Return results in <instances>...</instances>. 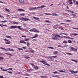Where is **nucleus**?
I'll return each mask as SVG.
<instances>
[{
  "mask_svg": "<svg viewBox=\"0 0 78 78\" xmlns=\"http://www.w3.org/2000/svg\"><path fill=\"white\" fill-rule=\"evenodd\" d=\"M56 36L58 37H60L59 35L56 34L54 36V37H52V39H54V40H57V39H58V37H56Z\"/></svg>",
  "mask_w": 78,
  "mask_h": 78,
  "instance_id": "obj_3",
  "label": "nucleus"
},
{
  "mask_svg": "<svg viewBox=\"0 0 78 78\" xmlns=\"http://www.w3.org/2000/svg\"><path fill=\"white\" fill-rule=\"evenodd\" d=\"M29 39L28 38H26L25 40V41H29Z\"/></svg>",
  "mask_w": 78,
  "mask_h": 78,
  "instance_id": "obj_35",
  "label": "nucleus"
},
{
  "mask_svg": "<svg viewBox=\"0 0 78 78\" xmlns=\"http://www.w3.org/2000/svg\"><path fill=\"white\" fill-rule=\"evenodd\" d=\"M18 11H25V10L23 9H18Z\"/></svg>",
  "mask_w": 78,
  "mask_h": 78,
  "instance_id": "obj_14",
  "label": "nucleus"
},
{
  "mask_svg": "<svg viewBox=\"0 0 78 78\" xmlns=\"http://www.w3.org/2000/svg\"><path fill=\"white\" fill-rule=\"evenodd\" d=\"M21 28V26H16V28Z\"/></svg>",
  "mask_w": 78,
  "mask_h": 78,
  "instance_id": "obj_37",
  "label": "nucleus"
},
{
  "mask_svg": "<svg viewBox=\"0 0 78 78\" xmlns=\"http://www.w3.org/2000/svg\"><path fill=\"white\" fill-rule=\"evenodd\" d=\"M34 68H35V69H38V67L37 66H34Z\"/></svg>",
  "mask_w": 78,
  "mask_h": 78,
  "instance_id": "obj_22",
  "label": "nucleus"
},
{
  "mask_svg": "<svg viewBox=\"0 0 78 78\" xmlns=\"http://www.w3.org/2000/svg\"><path fill=\"white\" fill-rule=\"evenodd\" d=\"M19 2L20 3H23L24 2V1L23 0H19Z\"/></svg>",
  "mask_w": 78,
  "mask_h": 78,
  "instance_id": "obj_11",
  "label": "nucleus"
},
{
  "mask_svg": "<svg viewBox=\"0 0 78 78\" xmlns=\"http://www.w3.org/2000/svg\"><path fill=\"white\" fill-rule=\"evenodd\" d=\"M66 22H72V21L69 20H67L66 21Z\"/></svg>",
  "mask_w": 78,
  "mask_h": 78,
  "instance_id": "obj_28",
  "label": "nucleus"
},
{
  "mask_svg": "<svg viewBox=\"0 0 78 78\" xmlns=\"http://www.w3.org/2000/svg\"><path fill=\"white\" fill-rule=\"evenodd\" d=\"M29 10L31 11V10H33V8H29Z\"/></svg>",
  "mask_w": 78,
  "mask_h": 78,
  "instance_id": "obj_39",
  "label": "nucleus"
},
{
  "mask_svg": "<svg viewBox=\"0 0 78 78\" xmlns=\"http://www.w3.org/2000/svg\"><path fill=\"white\" fill-rule=\"evenodd\" d=\"M23 17H22L20 19V20H21L23 21Z\"/></svg>",
  "mask_w": 78,
  "mask_h": 78,
  "instance_id": "obj_46",
  "label": "nucleus"
},
{
  "mask_svg": "<svg viewBox=\"0 0 78 78\" xmlns=\"http://www.w3.org/2000/svg\"><path fill=\"white\" fill-rule=\"evenodd\" d=\"M22 48H23V49H27V48H26L25 47H22Z\"/></svg>",
  "mask_w": 78,
  "mask_h": 78,
  "instance_id": "obj_54",
  "label": "nucleus"
},
{
  "mask_svg": "<svg viewBox=\"0 0 78 78\" xmlns=\"http://www.w3.org/2000/svg\"><path fill=\"white\" fill-rule=\"evenodd\" d=\"M37 8L36 7H34V8H33V9H36Z\"/></svg>",
  "mask_w": 78,
  "mask_h": 78,
  "instance_id": "obj_61",
  "label": "nucleus"
},
{
  "mask_svg": "<svg viewBox=\"0 0 78 78\" xmlns=\"http://www.w3.org/2000/svg\"><path fill=\"white\" fill-rule=\"evenodd\" d=\"M36 31H37V30L36 29L34 28L33 29V31H34V32H36Z\"/></svg>",
  "mask_w": 78,
  "mask_h": 78,
  "instance_id": "obj_15",
  "label": "nucleus"
},
{
  "mask_svg": "<svg viewBox=\"0 0 78 78\" xmlns=\"http://www.w3.org/2000/svg\"><path fill=\"white\" fill-rule=\"evenodd\" d=\"M6 37H7V38H9L10 39H12V38L11 37V36H6Z\"/></svg>",
  "mask_w": 78,
  "mask_h": 78,
  "instance_id": "obj_17",
  "label": "nucleus"
},
{
  "mask_svg": "<svg viewBox=\"0 0 78 78\" xmlns=\"http://www.w3.org/2000/svg\"><path fill=\"white\" fill-rule=\"evenodd\" d=\"M68 42L69 43V44H71V43H72V41H71V40H68Z\"/></svg>",
  "mask_w": 78,
  "mask_h": 78,
  "instance_id": "obj_25",
  "label": "nucleus"
},
{
  "mask_svg": "<svg viewBox=\"0 0 78 78\" xmlns=\"http://www.w3.org/2000/svg\"><path fill=\"white\" fill-rule=\"evenodd\" d=\"M63 43H64V44H67V41H63Z\"/></svg>",
  "mask_w": 78,
  "mask_h": 78,
  "instance_id": "obj_24",
  "label": "nucleus"
},
{
  "mask_svg": "<svg viewBox=\"0 0 78 78\" xmlns=\"http://www.w3.org/2000/svg\"><path fill=\"white\" fill-rule=\"evenodd\" d=\"M61 24H63V25H66V23H61Z\"/></svg>",
  "mask_w": 78,
  "mask_h": 78,
  "instance_id": "obj_56",
  "label": "nucleus"
},
{
  "mask_svg": "<svg viewBox=\"0 0 78 78\" xmlns=\"http://www.w3.org/2000/svg\"><path fill=\"white\" fill-rule=\"evenodd\" d=\"M10 73L11 74H12V72H11V71H8V73Z\"/></svg>",
  "mask_w": 78,
  "mask_h": 78,
  "instance_id": "obj_36",
  "label": "nucleus"
},
{
  "mask_svg": "<svg viewBox=\"0 0 78 78\" xmlns=\"http://www.w3.org/2000/svg\"><path fill=\"white\" fill-rule=\"evenodd\" d=\"M35 35L32 37V38H36V37H37L38 36V35L37 34H35Z\"/></svg>",
  "mask_w": 78,
  "mask_h": 78,
  "instance_id": "obj_7",
  "label": "nucleus"
},
{
  "mask_svg": "<svg viewBox=\"0 0 78 78\" xmlns=\"http://www.w3.org/2000/svg\"><path fill=\"white\" fill-rule=\"evenodd\" d=\"M18 29V30H23V28H19Z\"/></svg>",
  "mask_w": 78,
  "mask_h": 78,
  "instance_id": "obj_53",
  "label": "nucleus"
},
{
  "mask_svg": "<svg viewBox=\"0 0 78 78\" xmlns=\"http://www.w3.org/2000/svg\"><path fill=\"white\" fill-rule=\"evenodd\" d=\"M0 69H1V70L2 71H4V72H7V70H5L4 69H3L1 67H0Z\"/></svg>",
  "mask_w": 78,
  "mask_h": 78,
  "instance_id": "obj_6",
  "label": "nucleus"
},
{
  "mask_svg": "<svg viewBox=\"0 0 78 78\" xmlns=\"http://www.w3.org/2000/svg\"><path fill=\"white\" fill-rule=\"evenodd\" d=\"M71 73H72L73 74L74 73V71L72 70L70 71Z\"/></svg>",
  "mask_w": 78,
  "mask_h": 78,
  "instance_id": "obj_40",
  "label": "nucleus"
},
{
  "mask_svg": "<svg viewBox=\"0 0 78 78\" xmlns=\"http://www.w3.org/2000/svg\"><path fill=\"white\" fill-rule=\"evenodd\" d=\"M10 29H12V28H17V26H12L9 27Z\"/></svg>",
  "mask_w": 78,
  "mask_h": 78,
  "instance_id": "obj_4",
  "label": "nucleus"
},
{
  "mask_svg": "<svg viewBox=\"0 0 78 78\" xmlns=\"http://www.w3.org/2000/svg\"><path fill=\"white\" fill-rule=\"evenodd\" d=\"M7 22H8V21H1V22H2V23H5Z\"/></svg>",
  "mask_w": 78,
  "mask_h": 78,
  "instance_id": "obj_19",
  "label": "nucleus"
},
{
  "mask_svg": "<svg viewBox=\"0 0 78 78\" xmlns=\"http://www.w3.org/2000/svg\"><path fill=\"white\" fill-rule=\"evenodd\" d=\"M58 72H62V73H65L66 72L65 71L62 70H58Z\"/></svg>",
  "mask_w": 78,
  "mask_h": 78,
  "instance_id": "obj_20",
  "label": "nucleus"
},
{
  "mask_svg": "<svg viewBox=\"0 0 78 78\" xmlns=\"http://www.w3.org/2000/svg\"><path fill=\"white\" fill-rule=\"evenodd\" d=\"M66 54H67V55H70L71 56H72V55L71 54V53H69V52H66Z\"/></svg>",
  "mask_w": 78,
  "mask_h": 78,
  "instance_id": "obj_12",
  "label": "nucleus"
},
{
  "mask_svg": "<svg viewBox=\"0 0 78 78\" xmlns=\"http://www.w3.org/2000/svg\"><path fill=\"white\" fill-rule=\"evenodd\" d=\"M6 44H10V43L7 42L6 43Z\"/></svg>",
  "mask_w": 78,
  "mask_h": 78,
  "instance_id": "obj_60",
  "label": "nucleus"
},
{
  "mask_svg": "<svg viewBox=\"0 0 78 78\" xmlns=\"http://www.w3.org/2000/svg\"><path fill=\"white\" fill-rule=\"evenodd\" d=\"M56 57H57V56H52V58H56Z\"/></svg>",
  "mask_w": 78,
  "mask_h": 78,
  "instance_id": "obj_49",
  "label": "nucleus"
},
{
  "mask_svg": "<svg viewBox=\"0 0 78 78\" xmlns=\"http://www.w3.org/2000/svg\"><path fill=\"white\" fill-rule=\"evenodd\" d=\"M62 34H65V35H68L69 34H65L64 33H60L59 34L60 35H61V36H62Z\"/></svg>",
  "mask_w": 78,
  "mask_h": 78,
  "instance_id": "obj_8",
  "label": "nucleus"
},
{
  "mask_svg": "<svg viewBox=\"0 0 78 78\" xmlns=\"http://www.w3.org/2000/svg\"><path fill=\"white\" fill-rule=\"evenodd\" d=\"M20 16H25V14H22V13H21L20 14Z\"/></svg>",
  "mask_w": 78,
  "mask_h": 78,
  "instance_id": "obj_32",
  "label": "nucleus"
},
{
  "mask_svg": "<svg viewBox=\"0 0 78 78\" xmlns=\"http://www.w3.org/2000/svg\"><path fill=\"white\" fill-rule=\"evenodd\" d=\"M0 26H1V27H3V25H2L1 24H0Z\"/></svg>",
  "mask_w": 78,
  "mask_h": 78,
  "instance_id": "obj_55",
  "label": "nucleus"
},
{
  "mask_svg": "<svg viewBox=\"0 0 78 78\" xmlns=\"http://www.w3.org/2000/svg\"><path fill=\"white\" fill-rule=\"evenodd\" d=\"M72 28L73 29H76V30H78V28H75L72 27Z\"/></svg>",
  "mask_w": 78,
  "mask_h": 78,
  "instance_id": "obj_52",
  "label": "nucleus"
},
{
  "mask_svg": "<svg viewBox=\"0 0 78 78\" xmlns=\"http://www.w3.org/2000/svg\"><path fill=\"white\" fill-rule=\"evenodd\" d=\"M30 58V57H26V58H27V59H29Z\"/></svg>",
  "mask_w": 78,
  "mask_h": 78,
  "instance_id": "obj_59",
  "label": "nucleus"
},
{
  "mask_svg": "<svg viewBox=\"0 0 78 78\" xmlns=\"http://www.w3.org/2000/svg\"><path fill=\"white\" fill-rule=\"evenodd\" d=\"M69 39H74V38H71L69 37Z\"/></svg>",
  "mask_w": 78,
  "mask_h": 78,
  "instance_id": "obj_62",
  "label": "nucleus"
},
{
  "mask_svg": "<svg viewBox=\"0 0 78 78\" xmlns=\"http://www.w3.org/2000/svg\"><path fill=\"white\" fill-rule=\"evenodd\" d=\"M23 37H27L26 36H24L23 35L22 36Z\"/></svg>",
  "mask_w": 78,
  "mask_h": 78,
  "instance_id": "obj_57",
  "label": "nucleus"
},
{
  "mask_svg": "<svg viewBox=\"0 0 78 78\" xmlns=\"http://www.w3.org/2000/svg\"><path fill=\"white\" fill-rule=\"evenodd\" d=\"M29 45H30V43H29L28 42H27V46H29Z\"/></svg>",
  "mask_w": 78,
  "mask_h": 78,
  "instance_id": "obj_38",
  "label": "nucleus"
},
{
  "mask_svg": "<svg viewBox=\"0 0 78 78\" xmlns=\"http://www.w3.org/2000/svg\"><path fill=\"white\" fill-rule=\"evenodd\" d=\"M0 78H3V76H0Z\"/></svg>",
  "mask_w": 78,
  "mask_h": 78,
  "instance_id": "obj_64",
  "label": "nucleus"
},
{
  "mask_svg": "<svg viewBox=\"0 0 78 78\" xmlns=\"http://www.w3.org/2000/svg\"><path fill=\"white\" fill-rule=\"evenodd\" d=\"M46 22H48V23H51V22L49 21H48L47 20L46 21Z\"/></svg>",
  "mask_w": 78,
  "mask_h": 78,
  "instance_id": "obj_41",
  "label": "nucleus"
},
{
  "mask_svg": "<svg viewBox=\"0 0 78 78\" xmlns=\"http://www.w3.org/2000/svg\"><path fill=\"white\" fill-rule=\"evenodd\" d=\"M5 11H7V12H9V9H5Z\"/></svg>",
  "mask_w": 78,
  "mask_h": 78,
  "instance_id": "obj_23",
  "label": "nucleus"
},
{
  "mask_svg": "<svg viewBox=\"0 0 78 78\" xmlns=\"http://www.w3.org/2000/svg\"><path fill=\"white\" fill-rule=\"evenodd\" d=\"M30 70H31V71H32V70H33V69H27V72H30Z\"/></svg>",
  "mask_w": 78,
  "mask_h": 78,
  "instance_id": "obj_34",
  "label": "nucleus"
},
{
  "mask_svg": "<svg viewBox=\"0 0 78 78\" xmlns=\"http://www.w3.org/2000/svg\"><path fill=\"white\" fill-rule=\"evenodd\" d=\"M71 16L72 17V16H73V17H74V16H76V14H72V16Z\"/></svg>",
  "mask_w": 78,
  "mask_h": 78,
  "instance_id": "obj_42",
  "label": "nucleus"
},
{
  "mask_svg": "<svg viewBox=\"0 0 78 78\" xmlns=\"http://www.w3.org/2000/svg\"><path fill=\"white\" fill-rule=\"evenodd\" d=\"M66 39H69L70 38V37H66Z\"/></svg>",
  "mask_w": 78,
  "mask_h": 78,
  "instance_id": "obj_58",
  "label": "nucleus"
},
{
  "mask_svg": "<svg viewBox=\"0 0 78 78\" xmlns=\"http://www.w3.org/2000/svg\"><path fill=\"white\" fill-rule=\"evenodd\" d=\"M53 16H57V14L55 13H52Z\"/></svg>",
  "mask_w": 78,
  "mask_h": 78,
  "instance_id": "obj_21",
  "label": "nucleus"
},
{
  "mask_svg": "<svg viewBox=\"0 0 78 78\" xmlns=\"http://www.w3.org/2000/svg\"><path fill=\"white\" fill-rule=\"evenodd\" d=\"M30 31L33 32V29H30L29 30Z\"/></svg>",
  "mask_w": 78,
  "mask_h": 78,
  "instance_id": "obj_48",
  "label": "nucleus"
},
{
  "mask_svg": "<svg viewBox=\"0 0 78 78\" xmlns=\"http://www.w3.org/2000/svg\"><path fill=\"white\" fill-rule=\"evenodd\" d=\"M53 73H54V74H55L56 73L57 74L58 73L57 72V71H55L54 72H53Z\"/></svg>",
  "mask_w": 78,
  "mask_h": 78,
  "instance_id": "obj_47",
  "label": "nucleus"
},
{
  "mask_svg": "<svg viewBox=\"0 0 78 78\" xmlns=\"http://www.w3.org/2000/svg\"><path fill=\"white\" fill-rule=\"evenodd\" d=\"M70 5H72L73 4V2H70L69 3Z\"/></svg>",
  "mask_w": 78,
  "mask_h": 78,
  "instance_id": "obj_51",
  "label": "nucleus"
},
{
  "mask_svg": "<svg viewBox=\"0 0 78 78\" xmlns=\"http://www.w3.org/2000/svg\"><path fill=\"white\" fill-rule=\"evenodd\" d=\"M40 62H42L43 64H44V65H46V66H48L49 67H50V65L48 64V63H47V62H45V61H39Z\"/></svg>",
  "mask_w": 78,
  "mask_h": 78,
  "instance_id": "obj_2",
  "label": "nucleus"
},
{
  "mask_svg": "<svg viewBox=\"0 0 78 78\" xmlns=\"http://www.w3.org/2000/svg\"><path fill=\"white\" fill-rule=\"evenodd\" d=\"M30 64H31V65L32 66H34V64H33V63H30Z\"/></svg>",
  "mask_w": 78,
  "mask_h": 78,
  "instance_id": "obj_63",
  "label": "nucleus"
},
{
  "mask_svg": "<svg viewBox=\"0 0 78 78\" xmlns=\"http://www.w3.org/2000/svg\"><path fill=\"white\" fill-rule=\"evenodd\" d=\"M70 49H72L73 51H76L77 50V49H76L75 48H74L73 47H71L70 48Z\"/></svg>",
  "mask_w": 78,
  "mask_h": 78,
  "instance_id": "obj_5",
  "label": "nucleus"
},
{
  "mask_svg": "<svg viewBox=\"0 0 78 78\" xmlns=\"http://www.w3.org/2000/svg\"><path fill=\"white\" fill-rule=\"evenodd\" d=\"M1 49H2L3 50H5L6 51H14V50L13 49H12L10 48H7V50L3 47H1Z\"/></svg>",
  "mask_w": 78,
  "mask_h": 78,
  "instance_id": "obj_1",
  "label": "nucleus"
},
{
  "mask_svg": "<svg viewBox=\"0 0 78 78\" xmlns=\"http://www.w3.org/2000/svg\"><path fill=\"white\" fill-rule=\"evenodd\" d=\"M20 43H23V44H27V43H26L25 42L22 41H20Z\"/></svg>",
  "mask_w": 78,
  "mask_h": 78,
  "instance_id": "obj_10",
  "label": "nucleus"
},
{
  "mask_svg": "<svg viewBox=\"0 0 78 78\" xmlns=\"http://www.w3.org/2000/svg\"><path fill=\"white\" fill-rule=\"evenodd\" d=\"M5 55H9L10 56H12V55L10 54H9V53H5Z\"/></svg>",
  "mask_w": 78,
  "mask_h": 78,
  "instance_id": "obj_26",
  "label": "nucleus"
},
{
  "mask_svg": "<svg viewBox=\"0 0 78 78\" xmlns=\"http://www.w3.org/2000/svg\"><path fill=\"white\" fill-rule=\"evenodd\" d=\"M58 47H61V48H64V47H66V46H62L60 45H59L58 46Z\"/></svg>",
  "mask_w": 78,
  "mask_h": 78,
  "instance_id": "obj_13",
  "label": "nucleus"
},
{
  "mask_svg": "<svg viewBox=\"0 0 78 78\" xmlns=\"http://www.w3.org/2000/svg\"><path fill=\"white\" fill-rule=\"evenodd\" d=\"M41 78H47V76H40Z\"/></svg>",
  "mask_w": 78,
  "mask_h": 78,
  "instance_id": "obj_30",
  "label": "nucleus"
},
{
  "mask_svg": "<svg viewBox=\"0 0 78 78\" xmlns=\"http://www.w3.org/2000/svg\"><path fill=\"white\" fill-rule=\"evenodd\" d=\"M48 48H51V49H54V48L52 47H48Z\"/></svg>",
  "mask_w": 78,
  "mask_h": 78,
  "instance_id": "obj_27",
  "label": "nucleus"
},
{
  "mask_svg": "<svg viewBox=\"0 0 78 78\" xmlns=\"http://www.w3.org/2000/svg\"><path fill=\"white\" fill-rule=\"evenodd\" d=\"M13 23H14V24H16V25H18L17 22H13Z\"/></svg>",
  "mask_w": 78,
  "mask_h": 78,
  "instance_id": "obj_33",
  "label": "nucleus"
},
{
  "mask_svg": "<svg viewBox=\"0 0 78 78\" xmlns=\"http://www.w3.org/2000/svg\"><path fill=\"white\" fill-rule=\"evenodd\" d=\"M59 53V52L57 51L54 52L55 54H57V53Z\"/></svg>",
  "mask_w": 78,
  "mask_h": 78,
  "instance_id": "obj_45",
  "label": "nucleus"
},
{
  "mask_svg": "<svg viewBox=\"0 0 78 78\" xmlns=\"http://www.w3.org/2000/svg\"><path fill=\"white\" fill-rule=\"evenodd\" d=\"M18 49L19 50H22L23 49L22 48H18Z\"/></svg>",
  "mask_w": 78,
  "mask_h": 78,
  "instance_id": "obj_29",
  "label": "nucleus"
},
{
  "mask_svg": "<svg viewBox=\"0 0 78 78\" xmlns=\"http://www.w3.org/2000/svg\"><path fill=\"white\" fill-rule=\"evenodd\" d=\"M46 6L44 5H42L41 7V9H42V8H44V7H46Z\"/></svg>",
  "mask_w": 78,
  "mask_h": 78,
  "instance_id": "obj_16",
  "label": "nucleus"
},
{
  "mask_svg": "<svg viewBox=\"0 0 78 78\" xmlns=\"http://www.w3.org/2000/svg\"><path fill=\"white\" fill-rule=\"evenodd\" d=\"M23 20H24L25 21H27V20H29V19H27L24 18H23Z\"/></svg>",
  "mask_w": 78,
  "mask_h": 78,
  "instance_id": "obj_9",
  "label": "nucleus"
},
{
  "mask_svg": "<svg viewBox=\"0 0 78 78\" xmlns=\"http://www.w3.org/2000/svg\"><path fill=\"white\" fill-rule=\"evenodd\" d=\"M71 61H74V62H76V63H77L78 62V61H76L75 60H74L73 59H72L71 60Z\"/></svg>",
  "mask_w": 78,
  "mask_h": 78,
  "instance_id": "obj_18",
  "label": "nucleus"
},
{
  "mask_svg": "<svg viewBox=\"0 0 78 78\" xmlns=\"http://www.w3.org/2000/svg\"><path fill=\"white\" fill-rule=\"evenodd\" d=\"M73 35H74V36H77V35H78V34H73Z\"/></svg>",
  "mask_w": 78,
  "mask_h": 78,
  "instance_id": "obj_44",
  "label": "nucleus"
},
{
  "mask_svg": "<svg viewBox=\"0 0 78 78\" xmlns=\"http://www.w3.org/2000/svg\"><path fill=\"white\" fill-rule=\"evenodd\" d=\"M6 70H12V68H9L8 69H6Z\"/></svg>",
  "mask_w": 78,
  "mask_h": 78,
  "instance_id": "obj_31",
  "label": "nucleus"
},
{
  "mask_svg": "<svg viewBox=\"0 0 78 78\" xmlns=\"http://www.w3.org/2000/svg\"><path fill=\"white\" fill-rule=\"evenodd\" d=\"M78 73V71H74V73Z\"/></svg>",
  "mask_w": 78,
  "mask_h": 78,
  "instance_id": "obj_43",
  "label": "nucleus"
},
{
  "mask_svg": "<svg viewBox=\"0 0 78 78\" xmlns=\"http://www.w3.org/2000/svg\"><path fill=\"white\" fill-rule=\"evenodd\" d=\"M3 58L2 57H0V59H3Z\"/></svg>",
  "mask_w": 78,
  "mask_h": 78,
  "instance_id": "obj_50",
  "label": "nucleus"
}]
</instances>
